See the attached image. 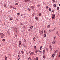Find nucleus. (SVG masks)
<instances>
[{
	"instance_id": "obj_1",
	"label": "nucleus",
	"mask_w": 60,
	"mask_h": 60,
	"mask_svg": "<svg viewBox=\"0 0 60 60\" xmlns=\"http://www.w3.org/2000/svg\"><path fill=\"white\" fill-rule=\"evenodd\" d=\"M52 19H55V17L56 16V15L54 14H52Z\"/></svg>"
},
{
	"instance_id": "obj_2",
	"label": "nucleus",
	"mask_w": 60,
	"mask_h": 60,
	"mask_svg": "<svg viewBox=\"0 0 60 60\" xmlns=\"http://www.w3.org/2000/svg\"><path fill=\"white\" fill-rule=\"evenodd\" d=\"M39 33L40 34H41L43 33V30H42L41 31V30H40Z\"/></svg>"
},
{
	"instance_id": "obj_3",
	"label": "nucleus",
	"mask_w": 60,
	"mask_h": 60,
	"mask_svg": "<svg viewBox=\"0 0 60 60\" xmlns=\"http://www.w3.org/2000/svg\"><path fill=\"white\" fill-rule=\"evenodd\" d=\"M34 54V52H31L30 53V56H33V55Z\"/></svg>"
},
{
	"instance_id": "obj_4",
	"label": "nucleus",
	"mask_w": 60,
	"mask_h": 60,
	"mask_svg": "<svg viewBox=\"0 0 60 60\" xmlns=\"http://www.w3.org/2000/svg\"><path fill=\"white\" fill-rule=\"evenodd\" d=\"M19 45L20 46V45H22V44L21 43V41H19Z\"/></svg>"
},
{
	"instance_id": "obj_5",
	"label": "nucleus",
	"mask_w": 60,
	"mask_h": 60,
	"mask_svg": "<svg viewBox=\"0 0 60 60\" xmlns=\"http://www.w3.org/2000/svg\"><path fill=\"white\" fill-rule=\"evenodd\" d=\"M24 2H30V0H25Z\"/></svg>"
},
{
	"instance_id": "obj_6",
	"label": "nucleus",
	"mask_w": 60,
	"mask_h": 60,
	"mask_svg": "<svg viewBox=\"0 0 60 60\" xmlns=\"http://www.w3.org/2000/svg\"><path fill=\"white\" fill-rule=\"evenodd\" d=\"M1 36H2L1 37V38H3V37L4 36V34H3Z\"/></svg>"
},
{
	"instance_id": "obj_7",
	"label": "nucleus",
	"mask_w": 60,
	"mask_h": 60,
	"mask_svg": "<svg viewBox=\"0 0 60 60\" xmlns=\"http://www.w3.org/2000/svg\"><path fill=\"white\" fill-rule=\"evenodd\" d=\"M49 48L51 50H50V51H51V50H52V48H52V47H51V45H50L49 46Z\"/></svg>"
},
{
	"instance_id": "obj_8",
	"label": "nucleus",
	"mask_w": 60,
	"mask_h": 60,
	"mask_svg": "<svg viewBox=\"0 0 60 60\" xmlns=\"http://www.w3.org/2000/svg\"><path fill=\"white\" fill-rule=\"evenodd\" d=\"M55 54H52V57H53V58L55 56Z\"/></svg>"
},
{
	"instance_id": "obj_9",
	"label": "nucleus",
	"mask_w": 60,
	"mask_h": 60,
	"mask_svg": "<svg viewBox=\"0 0 60 60\" xmlns=\"http://www.w3.org/2000/svg\"><path fill=\"white\" fill-rule=\"evenodd\" d=\"M45 8H46V9H49V6H46L45 7Z\"/></svg>"
},
{
	"instance_id": "obj_10",
	"label": "nucleus",
	"mask_w": 60,
	"mask_h": 60,
	"mask_svg": "<svg viewBox=\"0 0 60 60\" xmlns=\"http://www.w3.org/2000/svg\"><path fill=\"white\" fill-rule=\"evenodd\" d=\"M39 19V18H38V17H36L35 18V19L36 20H38V19Z\"/></svg>"
},
{
	"instance_id": "obj_11",
	"label": "nucleus",
	"mask_w": 60,
	"mask_h": 60,
	"mask_svg": "<svg viewBox=\"0 0 60 60\" xmlns=\"http://www.w3.org/2000/svg\"><path fill=\"white\" fill-rule=\"evenodd\" d=\"M52 44H55V43H56V41H53V42H52Z\"/></svg>"
},
{
	"instance_id": "obj_12",
	"label": "nucleus",
	"mask_w": 60,
	"mask_h": 60,
	"mask_svg": "<svg viewBox=\"0 0 60 60\" xmlns=\"http://www.w3.org/2000/svg\"><path fill=\"white\" fill-rule=\"evenodd\" d=\"M50 27V26L49 25H48L47 27V28H49Z\"/></svg>"
},
{
	"instance_id": "obj_13",
	"label": "nucleus",
	"mask_w": 60,
	"mask_h": 60,
	"mask_svg": "<svg viewBox=\"0 0 60 60\" xmlns=\"http://www.w3.org/2000/svg\"><path fill=\"white\" fill-rule=\"evenodd\" d=\"M33 26H31L30 27V29H33Z\"/></svg>"
},
{
	"instance_id": "obj_14",
	"label": "nucleus",
	"mask_w": 60,
	"mask_h": 60,
	"mask_svg": "<svg viewBox=\"0 0 60 60\" xmlns=\"http://www.w3.org/2000/svg\"><path fill=\"white\" fill-rule=\"evenodd\" d=\"M39 16H41V13H39L38 14Z\"/></svg>"
},
{
	"instance_id": "obj_15",
	"label": "nucleus",
	"mask_w": 60,
	"mask_h": 60,
	"mask_svg": "<svg viewBox=\"0 0 60 60\" xmlns=\"http://www.w3.org/2000/svg\"><path fill=\"white\" fill-rule=\"evenodd\" d=\"M36 39V38H35V37H34L33 38V40L34 41H35L36 40L35 39Z\"/></svg>"
},
{
	"instance_id": "obj_16",
	"label": "nucleus",
	"mask_w": 60,
	"mask_h": 60,
	"mask_svg": "<svg viewBox=\"0 0 60 60\" xmlns=\"http://www.w3.org/2000/svg\"><path fill=\"white\" fill-rule=\"evenodd\" d=\"M36 59L37 60H38V57H36Z\"/></svg>"
},
{
	"instance_id": "obj_17",
	"label": "nucleus",
	"mask_w": 60,
	"mask_h": 60,
	"mask_svg": "<svg viewBox=\"0 0 60 60\" xmlns=\"http://www.w3.org/2000/svg\"><path fill=\"white\" fill-rule=\"evenodd\" d=\"M54 7H56V4H54L53 5Z\"/></svg>"
},
{
	"instance_id": "obj_18",
	"label": "nucleus",
	"mask_w": 60,
	"mask_h": 60,
	"mask_svg": "<svg viewBox=\"0 0 60 60\" xmlns=\"http://www.w3.org/2000/svg\"><path fill=\"white\" fill-rule=\"evenodd\" d=\"M42 46H41L40 48V50H41V48H42Z\"/></svg>"
},
{
	"instance_id": "obj_19",
	"label": "nucleus",
	"mask_w": 60,
	"mask_h": 60,
	"mask_svg": "<svg viewBox=\"0 0 60 60\" xmlns=\"http://www.w3.org/2000/svg\"><path fill=\"white\" fill-rule=\"evenodd\" d=\"M56 34H58V31H57L56 32Z\"/></svg>"
},
{
	"instance_id": "obj_20",
	"label": "nucleus",
	"mask_w": 60,
	"mask_h": 60,
	"mask_svg": "<svg viewBox=\"0 0 60 60\" xmlns=\"http://www.w3.org/2000/svg\"><path fill=\"white\" fill-rule=\"evenodd\" d=\"M28 59L29 60H32V59H31V58L30 57H29L28 58Z\"/></svg>"
},
{
	"instance_id": "obj_21",
	"label": "nucleus",
	"mask_w": 60,
	"mask_h": 60,
	"mask_svg": "<svg viewBox=\"0 0 60 60\" xmlns=\"http://www.w3.org/2000/svg\"><path fill=\"white\" fill-rule=\"evenodd\" d=\"M53 38H54V40H56V37H53Z\"/></svg>"
},
{
	"instance_id": "obj_22",
	"label": "nucleus",
	"mask_w": 60,
	"mask_h": 60,
	"mask_svg": "<svg viewBox=\"0 0 60 60\" xmlns=\"http://www.w3.org/2000/svg\"><path fill=\"white\" fill-rule=\"evenodd\" d=\"M43 57L44 59H45V56H43Z\"/></svg>"
},
{
	"instance_id": "obj_23",
	"label": "nucleus",
	"mask_w": 60,
	"mask_h": 60,
	"mask_svg": "<svg viewBox=\"0 0 60 60\" xmlns=\"http://www.w3.org/2000/svg\"><path fill=\"white\" fill-rule=\"evenodd\" d=\"M5 60H7V57L6 56L5 57Z\"/></svg>"
},
{
	"instance_id": "obj_24",
	"label": "nucleus",
	"mask_w": 60,
	"mask_h": 60,
	"mask_svg": "<svg viewBox=\"0 0 60 60\" xmlns=\"http://www.w3.org/2000/svg\"><path fill=\"white\" fill-rule=\"evenodd\" d=\"M3 33H0V36L1 35V36H2V35H3Z\"/></svg>"
},
{
	"instance_id": "obj_25",
	"label": "nucleus",
	"mask_w": 60,
	"mask_h": 60,
	"mask_svg": "<svg viewBox=\"0 0 60 60\" xmlns=\"http://www.w3.org/2000/svg\"><path fill=\"white\" fill-rule=\"evenodd\" d=\"M59 7H57V10H59Z\"/></svg>"
},
{
	"instance_id": "obj_26",
	"label": "nucleus",
	"mask_w": 60,
	"mask_h": 60,
	"mask_svg": "<svg viewBox=\"0 0 60 60\" xmlns=\"http://www.w3.org/2000/svg\"><path fill=\"white\" fill-rule=\"evenodd\" d=\"M34 49H36V46H34Z\"/></svg>"
},
{
	"instance_id": "obj_27",
	"label": "nucleus",
	"mask_w": 60,
	"mask_h": 60,
	"mask_svg": "<svg viewBox=\"0 0 60 60\" xmlns=\"http://www.w3.org/2000/svg\"><path fill=\"white\" fill-rule=\"evenodd\" d=\"M35 53H36V54H37V52H38V50H36L35 51Z\"/></svg>"
},
{
	"instance_id": "obj_28",
	"label": "nucleus",
	"mask_w": 60,
	"mask_h": 60,
	"mask_svg": "<svg viewBox=\"0 0 60 60\" xmlns=\"http://www.w3.org/2000/svg\"><path fill=\"white\" fill-rule=\"evenodd\" d=\"M20 14L19 13H18L17 14V15H18V16H19V14Z\"/></svg>"
},
{
	"instance_id": "obj_29",
	"label": "nucleus",
	"mask_w": 60,
	"mask_h": 60,
	"mask_svg": "<svg viewBox=\"0 0 60 60\" xmlns=\"http://www.w3.org/2000/svg\"><path fill=\"white\" fill-rule=\"evenodd\" d=\"M32 14V15H33V16H34V15H35V13H33V14Z\"/></svg>"
},
{
	"instance_id": "obj_30",
	"label": "nucleus",
	"mask_w": 60,
	"mask_h": 60,
	"mask_svg": "<svg viewBox=\"0 0 60 60\" xmlns=\"http://www.w3.org/2000/svg\"><path fill=\"white\" fill-rule=\"evenodd\" d=\"M57 52V50H56V51H55V53H56V52Z\"/></svg>"
},
{
	"instance_id": "obj_31",
	"label": "nucleus",
	"mask_w": 60,
	"mask_h": 60,
	"mask_svg": "<svg viewBox=\"0 0 60 60\" xmlns=\"http://www.w3.org/2000/svg\"><path fill=\"white\" fill-rule=\"evenodd\" d=\"M21 52L22 54H24V52H23V51H21Z\"/></svg>"
},
{
	"instance_id": "obj_32",
	"label": "nucleus",
	"mask_w": 60,
	"mask_h": 60,
	"mask_svg": "<svg viewBox=\"0 0 60 60\" xmlns=\"http://www.w3.org/2000/svg\"><path fill=\"white\" fill-rule=\"evenodd\" d=\"M45 49L43 50V53H45Z\"/></svg>"
},
{
	"instance_id": "obj_33",
	"label": "nucleus",
	"mask_w": 60,
	"mask_h": 60,
	"mask_svg": "<svg viewBox=\"0 0 60 60\" xmlns=\"http://www.w3.org/2000/svg\"><path fill=\"white\" fill-rule=\"evenodd\" d=\"M49 11H51V8H49Z\"/></svg>"
},
{
	"instance_id": "obj_34",
	"label": "nucleus",
	"mask_w": 60,
	"mask_h": 60,
	"mask_svg": "<svg viewBox=\"0 0 60 60\" xmlns=\"http://www.w3.org/2000/svg\"><path fill=\"white\" fill-rule=\"evenodd\" d=\"M10 20H12V18H10Z\"/></svg>"
},
{
	"instance_id": "obj_35",
	"label": "nucleus",
	"mask_w": 60,
	"mask_h": 60,
	"mask_svg": "<svg viewBox=\"0 0 60 60\" xmlns=\"http://www.w3.org/2000/svg\"><path fill=\"white\" fill-rule=\"evenodd\" d=\"M30 30H31V29H29L28 30V31L29 32H30Z\"/></svg>"
},
{
	"instance_id": "obj_36",
	"label": "nucleus",
	"mask_w": 60,
	"mask_h": 60,
	"mask_svg": "<svg viewBox=\"0 0 60 60\" xmlns=\"http://www.w3.org/2000/svg\"><path fill=\"white\" fill-rule=\"evenodd\" d=\"M46 36V35L45 34H44V37H45Z\"/></svg>"
},
{
	"instance_id": "obj_37",
	"label": "nucleus",
	"mask_w": 60,
	"mask_h": 60,
	"mask_svg": "<svg viewBox=\"0 0 60 60\" xmlns=\"http://www.w3.org/2000/svg\"><path fill=\"white\" fill-rule=\"evenodd\" d=\"M40 6V5H38L37 6L38 7H39Z\"/></svg>"
},
{
	"instance_id": "obj_38",
	"label": "nucleus",
	"mask_w": 60,
	"mask_h": 60,
	"mask_svg": "<svg viewBox=\"0 0 60 60\" xmlns=\"http://www.w3.org/2000/svg\"><path fill=\"white\" fill-rule=\"evenodd\" d=\"M24 41H23L24 42H26V40H25V39H24Z\"/></svg>"
},
{
	"instance_id": "obj_39",
	"label": "nucleus",
	"mask_w": 60,
	"mask_h": 60,
	"mask_svg": "<svg viewBox=\"0 0 60 60\" xmlns=\"http://www.w3.org/2000/svg\"><path fill=\"white\" fill-rule=\"evenodd\" d=\"M15 4L16 5H18V3H16Z\"/></svg>"
},
{
	"instance_id": "obj_40",
	"label": "nucleus",
	"mask_w": 60,
	"mask_h": 60,
	"mask_svg": "<svg viewBox=\"0 0 60 60\" xmlns=\"http://www.w3.org/2000/svg\"><path fill=\"white\" fill-rule=\"evenodd\" d=\"M4 6L5 7H6V4L4 5Z\"/></svg>"
},
{
	"instance_id": "obj_41",
	"label": "nucleus",
	"mask_w": 60,
	"mask_h": 60,
	"mask_svg": "<svg viewBox=\"0 0 60 60\" xmlns=\"http://www.w3.org/2000/svg\"><path fill=\"white\" fill-rule=\"evenodd\" d=\"M49 32H51V30H49Z\"/></svg>"
},
{
	"instance_id": "obj_42",
	"label": "nucleus",
	"mask_w": 60,
	"mask_h": 60,
	"mask_svg": "<svg viewBox=\"0 0 60 60\" xmlns=\"http://www.w3.org/2000/svg\"><path fill=\"white\" fill-rule=\"evenodd\" d=\"M28 10L29 11H30L31 10V9H29V8H28Z\"/></svg>"
},
{
	"instance_id": "obj_43",
	"label": "nucleus",
	"mask_w": 60,
	"mask_h": 60,
	"mask_svg": "<svg viewBox=\"0 0 60 60\" xmlns=\"http://www.w3.org/2000/svg\"><path fill=\"white\" fill-rule=\"evenodd\" d=\"M3 41H5V39H3Z\"/></svg>"
},
{
	"instance_id": "obj_44",
	"label": "nucleus",
	"mask_w": 60,
	"mask_h": 60,
	"mask_svg": "<svg viewBox=\"0 0 60 60\" xmlns=\"http://www.w3.org/2000/svg\"><path fill=\"white\" fill-rule=\"evenodd\" d=\"M54 10H53L52 11V12H54Z\"/></svg>"
},
{
	"instance_id": "obj_45",
	"label": "nucleus",
	"mask_w": 60,
	"mask_h": 60,
	"mask_svg": "<svg viewBox=\"0 0 60 60\" xmlns=\"http://www.w3.org/2000/svg\"><path fill=\"white\" fill-rule=\"evenodd\" d=\"M31 8L32 9H33V8H34V7H33V6H32L31 7Z\"/></svg>"
},
{
	"instance_id": "obj_46",
	"label": "nucleus",
	"mask_w": 60,
	"mask_h": 60,
	"mask_svg": "<svg viewBox=\"0 0 60 60\" xmlns=\"http://www.w3.org/2000/svg\"><path fill=\"white\" fill-rule=\"evenodd\" d=\"M14 9H15V10H17V8H14Z\"/></svg>"
},
{
	"instance_id": "obj_47",
	"label": "nucleus",
	"mask_w": 60,
	"mask_h": 60,
	"mask_svg": "<svg viewBox=\"0 0 60 60\" xmlns=\"http://www.w3.org/2000/svg\"><path fill=\"white\" fill-rule=\"evenodd\" d=\"M46 49L47 50V52L48 51V48H46Z\"/></svg>"
},
{
	"instance_id": "obj_48",
	"label": "nucleus",
	"mask_w": 60,
	"mask_h": 60,
	"mask_svg": "<svg viewBox=\"0 0 60 60\" xmlns=\"http://www.w3.org/2000/svg\"><path fill=\"white\" fill-rule=\"evenodd\" d=\"M39 52H40V53H41V51H39Z\"/></svg>"
},
{
	"instance_id": "obj_49",
	"label": "nucleus",
	"mask_w": 60,
	"mask_h": 60,
	"mask_svg": "<svg viewBox=\"0 0 60 60\" xmlns=\"http://www.w3.org/2000/svg\"><path fill=\"white\" fill-rule=\"evenodd\" d=\"M13 7L12 6H11L10 7V8H12Z\"/></svg>"
},
{
	"instance_id": "obj_50",
	"label": "nucleus",
	"mask_w": 60,
	"mask_h": 60,
	"mask_svg": "<svg viewBox=\"0 0 60 60\" xmlns=\"http://www.w3.org/2000/svg\"><path fill=\"white\" fill-rule=\"evenodd\" d=\"M52 1L53 2H55V0H53Z\"/></svg>"
},
{
	"instance_id": "obj_51",
	"label": "nucleus",
	"mask_w": 60,
	"mask_h": 60,
	"mask_svg": "<svg viewBox=\"0 0 60 60\" xmlns=\"http://www.w3.org/2000/svg\"><path fill=\"white\" fill-rule=\"evenodd\" d=\"M18 56L19 57V55Z\"/></svg>"
},
{
	"instance_id": "obj_52",
	"label": "nucleus",
	"mask_w": 60,
	"mask_h": 60,
	"mask_svg": "<svg viewBox=\"0 0 60 60\" xmlns=\"http://www.w3.org/2000/svg\"><path fill=\"white\" fill-rule=\"evenodd\" d=\"M44 32L45 33V30H44Z\"/></svg>"
},
{
	"instance_id": "obj_53",
	"label": "nucleus",
	"mask_w": 60,
	"mask_h": 60,
	"mask_svg": "<svg viewBox=\"0 0 60 60\" xmlns=\"http://www.w3.org/2000/svg\"><path fill=\"white\" fill-rule=\"evenodd\" d=\"M19 59H20V58L19 57Z\"/></svg>"
},
{
	"instance_id": "obj_54",
	"label": "nucleus",
	"mask_w": 60,
	"mask_h": 60,
	"mask_svg": "<svg viewBox=\"0 0 60 60\" xmlns=\"http://www.w3.org/2000/svg\"><path fill=\"white\" fill-rule=\"evenodd\" d=\"M21 16H23V15H22Z\"/></svg>"
},
{
	"instance_id": "obj_55",
	"label": "nucleus",
	"mask_w": 60,
	"mask_h": 60,
	"mask_svg": "<svg viewBox=\"0 0 60 60\" xmlns=\"http://www.w3.org/2000/svg\"><path fill=\"white\" fill-rule=\"evenodd\" d=\"M59 6H60V4H59Z\"/></svg>"
},
{
	"instance_id": "obj_56",
	"label": "nucleus",
	"mask_w": 60,
	"mask_h": 60,
	"mask_svg": "<svg viewBox=\"0 0 60 60\" xmlns=\"http://www.w3.org/2000/svg\"><path fill=\"white\" fill-rule=\"evenodd\" d=\"M1 46V45H0V46Z\"/></svg>"
},
{
	"instance_id": "obj_57",
	"label": "nucleus",
	"mask_w": 60,
	"mask_h": 60,
	"mask_svg": "<svg viewBox=\"0 0 60 60\" xmlns=\"http://www.w3.org/2000/svg\"><path fill=\"white\" fill-rule=\"evenodd\" d=\"M17 19V20H18V19Z\"/></svg>"
},
{
	"instance_id": "obj_58",
	"label": "nucleus",
	"mask_w": 60,
	"mask_h": 60,
	"mask_svg": "<svg viewBox=\"0 0 60 60\" xmlns=\"http://www.w3.org/2000/svg\"><path fill=\"white\" fill-rule=\"evenodd\" d=\"M44 53H43V54H44V53Z\"/></svg>"
},
{
	"instance_id": "obj_59",
	"label": "nucleus",
	"mask_w": 60,
	"mask_h": 60,
	"mask_svg": "<svg viewBox=\"0 0 60 60\" xmlns=\"http://www.w3.org/2000/svg\"><path fill=\"white\" fill-rule=\"evenodd\" d=\"M18 60H19V59H18Z\"/></svg>"
}]
</instances>
